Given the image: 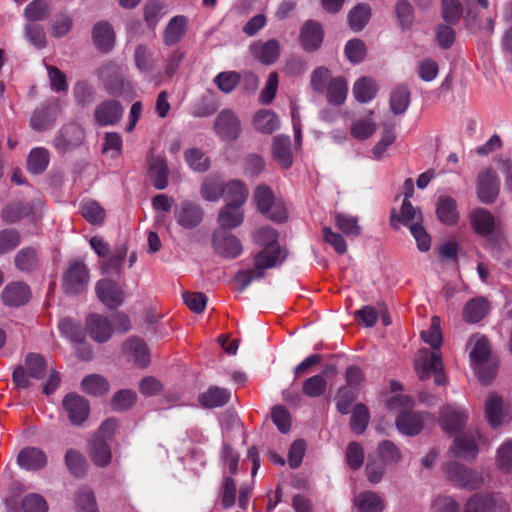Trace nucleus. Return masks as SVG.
Returning <instances> with one entry per match:
<instances>
[{
	"label": "nucleus",
	"mask_w": 512,
	"mask_h": 512,
	"mask_svg": "<svg viewBox=\"0 0 512 512\" xmlns=\"http://www.w3.org/2000/svg\"><path fill=\"white\" fill-rule=\"evenodd\" d=\"M89 456L95 465L106 467L112 459L111 449L106 440L94 437L89 446Z\"/></svg>",
	"instance_id": "nucleus-32"
},
{
	"label": "nucleus",
	"mask_w": 512,
	"mask_h": 512,
	"mask_svg": "<svg viewBox=\"0 0 512 512\" xmlns=\"http://www.w3.org/2000/svg\"><path fill=\"white\" fill-rule=\"evenodd\" d=\"M485 414L488 422L494 428L503 423V401L495 393L489 394L485 402Z\"/></svg>",
	"instance_id": "nucleus-36"
},
{
	"label": "nucleus",
	"mask_w": 512,
	"mask_h": 512,
	"mask_svg": "<svg viewBox=\"0 0 512 512\" xmlns=\"http://www.w3.org/2000/svg\"><path fill=\"white\" fill-rule=\"evenodd\" d=\"M44 357L37 353H29L25 358V368L18 366L13 371V382L18 388H28L31 385L28 377L33 379L43 378L46 371Z\"/></svg>",
	"instance_id": "nucleus-2"
},
{
	"label": "nucleus",
	"mask_w": 512,
	"mask_h": 512,
	"mask_svg": "<svg viewBox=\"0 0 512 512\" xmlns=\"http://www.w3.org/2000/svg\"><path fill=\"white\" fill-rule=\"evenodd\" d=\"M395 13L402 29H409L414 22V9L408 0H398L395 4Z\"/></svg>",
	"instance_id": "nucleus-55"
},
{
	"label": "nucleus",
	"mask_w": 512,
	"mask_h": 512,
	"mask_svg": "<svg viewBox=\"0 0 512 512\" xmlns=\"http://www.w3.org/2000/svg\"><path fill=\"white\" fill-rule=\"evenodd\" d=\"M490 352L491 349L487 337L484 335L476 337L474 347L470 352V358L475 367L486 364Z\"/></svg>",
	"instance_id": "nucleus-51"
},
{
	"label": "nucleus",
	"mask_w": 512,
	"mask_h": 512,
	"mask_svg": "<svg viewBox=\"0 0 512 512\" xmlns=\"http://www.w3.org/2000/svg\"><path fill=\"white\" fill-rule=\"evenodd\" d=\"M422 340L429 344L433 349H439L442 344V332L440 329V318L432 317L431 325L428 330L421 332Z\"/></svg>",
	"instance_id": "nucleus-59"
},
{
	"label": "nucleus",
	"mask_w": 512,
	"mask_h": 512,
	"mask_svg": "<svg viewBox=\"0 0 512 512\" xmlns=\"http://www.w3.org/2000/svg\"><path fill=\"white\" fill-rule=\"evenodd\" d=\"M223 195L227 204L242 206L248 197L249 191L243 182L239 180L229 181L223 186Z\"/></svg>",
	"instance_id": "nucleus-35"
},
{
	"label": "nucleus",
	"mask_w": 512,
	"mask_h": 512,
	"mask_svg": "<svg viewBox=\"0 0 512 512\" xmlns=\"http://www.w3.org/2000/svg\"><path fill=\"white\" fill-rule=\"evenodd\" d=\"M58 112L59 103L57 100L40 105L31 115L30 127L35 131H43L52 127L55 124Z\"/></svg>",
	"instance_id": "nucleus-14"
},
{
	"label": "nucleus",
	"mask_w": 512,
	"mask_h": 512,
	"mask_svg": "<svg viewBox=\"0 0 512 512\" xmlns=\"http://www.w3.org/2000/svg\"><path fill=\"white\" fill-rule=\"evenodd\" d=\"M443 469L447 479L458 487L474 490L482 484V478L475 470L457 462H449Z\"/></svg>",
	"instance_id": "nucleus-5"
},
{
	"label": "nucleus",
	"mask_w": 512,
	"mask_h": 512,
	"mask_svg": "<svg viewBox=\"0 0 512 512\" xmlns=\"http://www.w3.org/2000/svg\"><path fill=\"white\" fill-rule=\"evenodd\" d=\"M489 310L490 303L486 298H472L463 308V319L467 323H478L488 314Z\"/></svg>",
	"instance_id": "nucleus-25"
},
{
	"label": "nucleus",
	"mask_w": 512,
	"mask_h": 512,
	"mask_svg": "<svg viewBox=\"0 0 512 512\" xmlns=\"http://www.w3.org/2000/svg\"><path fill=\"white\" fill-rule=\"evenodd\" d=\"M150 173L153 177V185L158 190H163L168 185V167L161 157L152 158L150 161Z\"/></svg>",
	"instance_id": "nucleus-44"
},
{
	"label": "nucleus",
	"mask_w": 512,
	"mask_h": 512,
	"mask_svg": "<svg viewBox=\"0 0 512 512\" xmlns=\"http://www.w3.org/2000/svg\"><path fill=\"white\" fill-rule=\"evenodd\" d=\"M251 54L264 65H271L277 61L280 55V43L276 39L266 42H255L250 46Z\"/></svg>",
	"instance_id": "nucleus-22"
},
{
	"label": "nucleus",
	"mask_w": 512,
	"mask_h": 512,
	"mask_svg": "<svg viewBox=\"0 0 512 512\" xmlns=\"http://www.w3.org/2000/svg\"><path fill=\"white\" fill-rule=\"evenodd\" d=\"M327 381L322 375H314L303 382L302 391L310 398H317L324 394Z\"/></svg>",
	"instance_id": "nucleus-56"
},
{
	"label": "nucleus",
	"mask_w": 512,
	"mask_h": 512,
	"mask_svg": "<svg viewBox=\"0 0 512 512\" xmlns=\"http://www.w3.org/2000/svg\"><path fill=\"white\" fill-rule=\"evenodd\" d=\"M17 461L22 468L37 470L46 465L47 458L41 449L28 447L18 454Z\"/></svg>",
	"instance_id": "nucleus-29"
},
{
	"label": "nucleus",
	"mask_w": 512,
	"mask_h": 512,
	"mask_svg": "<svg viewBox=\"0 0 512 512\" xmlns=\"http://www.w3.org/2000/svg\"><path fill=\"white\" fill-rule=\"evenodd\" d=\"M58 327L62 335L70 339L72 342L83 343L85 335L80 323L70 318H65L59 322Z\"/></svg>",
	"instance_id": "nucleus-54"
},
{
	"label": "nucleus",
	"mask_w": 512,
	"mask_h": 512,
	"mask_svg": "<svg viewBox=\"0 0 512 512\" xmlns=\"http://www.w3.org/2000/svg\"><path fill=\"white\" fill-rule=\"evenodd\" d=\"M411 91L405 85H399L391 92L390 109L395 115L406 112L410 105Z\"/></svg>",
	"instance_id": "nucleus-41"
},
{
	"label": "nucleus",
	"mask_w": 512,
	"mask_h": 512,
	"mask_svg": "<svg viewBox=\"0 0 512 512\" xmlns=\"http://www.w3.org/2000/svg\"><path fill=\"white\" fill-rule=\"evenodd\" d=\"M81 386L83 391L94 396H101L107 393L110 387L107 379L98 374L86 376L82 380Z\"/></svg>",
	"instance_id": "nucleus-46"
},
{
	"label": "nucleus",
	"mask_w": 512,
	"mask_h": 512,
	"mask_svg": "<svg viewBox=\"0 0 512 512\" xmlns=\"http://www.w3.org/2000/svg\"><path fill=\"white\" fill-rule=\"evenodd\" d=\"M254 128L263 134H271L279 127V119L272 110H259L253 118Z\"/></svg>",
	"instance_id": "nucleus-34"
},
{
	"label": "nucleus",
	"mask_w": 512,
	"mask_h": 512,
	"mask_svg": "<svg viewBox=\"0 0 512 512\" xmlns=\"http://www.w3.org/2000/svg\"><path fill=\"white\" fill-rule=\"evenodd\" d=\"M187 18L182 15L173 17L165 28L163 39L168 46L176 44L186 33Z\"/></svg>",
	"instance_id": "nucleus-33"
},
{
	"label": "nucleus",
	"mask_w": 512,
	"mask_h": 512,
	"mask_svg": "<svg viewBox=\"0 0 512 512\" xmlns=\"http://www.w3.org/2000/svg\"><path fill=\"white\" fill-rule=\"evenodd\" d=\"M65 463L69 471L76 477H82L87 471L85 457L74 449H69L65 454Z\"/></svg>",
	"instance_id": "nucleus-52"
},
{
	"label": "nucleus",
	"mask_w": 512,
	"mask_h": 512,
	"mask_svg": "<svg viewBox=\"0 0 512 512\" xmlns=\"http://www.w3.org/2000/svg\"><path fill=\"white\" fill-rule=\"evenodd\" d=\"M496 463L504 473H512V440L505 441L497 450Z\"/></svg>",
	"instance_id": "nucleus-64"
},
{
	"label": "nucleus",
	"mask_w": 512,
	"mask_h": 512,
	"mask_svg": "<svg viewBox=\"0 0 512 512\" xmlns=\"http://www.w3.org/2000/svg\"><path fill=\"white\" fill-rule=\"evenodd\" d=\"M212 244L215 252L227 259L238 257L243 250L240 240L225 230H216L213 233Z\"/></svg>",
	"instance_id": "nucleus-10"
},
{
	"label": "nucleus",
	"mask_w": 512,
	"mask_h": 512,
	"mask_svg": "<svg viewBox=\"0 0 512 512\" xmlns=\"http://www.w3.org/2000/svg\"><path fill=\"white\" fill-rule=\"evenodd\" d=\"M90 280L89 270L83 261L70 263L63 274V290L68 295L84 292Z\"/></svg>",
	"instance_id": "nucleus-3"
},
{
	"label": "nucleus",
	"mask_w": 512,
	"mask_h": 512,
	"mask_svg": "<svg viewBox=\"0 0 512 512\" xmlns=\"http://www.w3.org/2000/svg\"><path fill=\"white\" fill-rule=\"evenodd\" d=\"M324 37V31L321 24L315 20H308L302 26L299 39L303 48L307 51L317 50Z\"/></svg>",
	"instance_id": "nucleus-18"
},
{
	"label": "nucleus",
	"mask_w": 512,
	"mask_h": 512,
	"mask_svg": "<svg viewBox=\"0 0 512 512\" xmlns=\"http://www.w3.org/2000/svg\"><path fill=\"white\" fill-rule=\"evenodd\" d=\"M231 392L218 386H211L205 392L199 394L198 402L204 408H216L224 406L230 400Z\"/></svg>",
	"instance_id": "nucleus-26"
},
{
	"label": "nucleus",
	"mask_w": 512,
	"mask_h": 512,
	"mask_svg": "<svg viewBox=\"0 0 512 512\" xmlns=\"http://www.w3.org/2000/svg\"><path fill=\"white\" fill-rule=\"evenodd\" d=\"M336 226L347 236H359L361 233V227L358 225V219L356 217L339 213L335 217Z\"/></svg>",
	"instance_id": "nucleus-62"
},
{
	"label": "nucleus",
	"mask_w": 512,
	"mask_h": 512,
	"mask_svg": "<svg viewBox=\"0 0 512 512\" xmlns=\"http://www.w3.org/2000/svg\"><path fill=\"white\" fill-rule=\"evenodd\" d=\"M462 13V6L458 0H442L441 14L445 22L450 25L456 24Z\"/></svg>",
	"instance_id": "nucleus-63"
},
{
	"label": "nucleus",
	"mask_w": 512,
	"mask_h": 512,
	"mask_svg": "<svg viewBox=\"0 0 512 512\" xmlns=\"http://www.w3.org/2000/svg\"><path fill=\"white\" fill-rule=\"evenodd\" d=\"M75 504L77 512H99L94 493L87 487H82L76 492Z\"/></svg>",
	"instance_id": "nucleus-49"
},
{
	"label": "nucleus",
	"mask_w": 512,
	"mask_h": 512,
	"mask_svg": "<svg viewBox=\"0 0 512 512\" xmlns=\"http://www.w3.org/2000/svg\"><path fill=\"white\" fill-rule=\"evenodd\" d=\"M373 113V111H370L368 117L364 119H359L354 122V124L351 127V135L355 139H367L374 134V132L377 129V125L371 118Z\"/></svg>",
	"instance_id": "nucleus-53"
},
{
	"label": "nucleus",
	"mask_w": 512,
	"mask_h": 512,
	"mask_svg": "<svg viewBox=\"0 0 512 512\" xmlns=\"http://www.w3.org/2000/svg\"><path fill=\"white\" fill-rule=\"evenodd\" d=\"M97 298L109 309H116L125 300V293L117 282L111 279H101L95 285Z\"/></svg>",
	"instance_id": "nucleus-9"
},
{
	"label": "nucleus",
	"mask_w": 512,
	"mask_h": 512,
	"mask_svg": "<svg viewBox=\"0 0 512 512\" xmlns=\"http://www.w3.org/2000/svg\"><path fill=\"white\" fill-rule=\"evenodd\" d=\"M254 242L264 248L254 256V266L257 268V278H263L265 269L281 264L286 253L277 245V232L271 227H263L253 234Z\"/></svg>",
	"instance_id": "nucleus-1"
},
{
	"label": "nucleus",
	"mask_w": 512,
	"mask_h": 512,
	"mask_svg": "<svg viewBox=\"0 0 512 512\" xmlns=\"http://www.w3.org/2000/svg\"><path fill=\"white\" fill-rule=\"evenodd\" d=\"M466 421L467 413L463 409L446 406L441 410V426L447 433H456L460 431L465 426Z\"/></svg>",
	"instance_id": "nucleus-23"
},
{
	"label": "nucleus",
	"mask_w": 512,
	"mask_h": 512,
	"mask_svg": "<svg viewBox=\"0 0 512 512\" xmlns=\"http://www.w3.org/2000/svg\"><path fill=\"white\" fill-rule=\"evenodd\" d=\"M84 137L83 128L76 123H70L61 128L55 137L54 145L58 151L66 152L78 147L83 142Z\"/></svg>",
	"instance_id": "nucleus-13"
},
{
	"label": "nucleus",
	"mask_w": 512,
	"mask_h": 512,
	"mask_svg": "<svg viewBox=\"0 0 512 512\" xmlns=\"http://www.w3.org/2000/svg\"><path fill=\"white\" fill-rule=\"evenodd\" d=\"M244 220V214L241 210V206L226 204L220 209L218 214V223L220 226L219 230L234 229L242 224Z\"/></svg>",
	"instance_id": "nucleus-28"
},
{
	"label": "nucleus",
	"mask_w": 512,
	"mask_h": 512,
	"mask_svg": "<svg viewBox=\"0 0 512 512\" xmlns=\"http://www.w3.org/2000/svg\"><path fill=\"white\" fill-rule=\"evenodd\" d=\"M378 87L374 80L368 77L358 79L353 86V95L361 103L371 101L376 93Z\"/></svg>",
	"instance_id": "nucleus-43"
},
{
	"label": "nucleus",
	"mask_w": 512,
	"mask_h": 512,
	"mask_svg": "<svg viewBox=\"0 0 512 512\" xmlns=\"http://www.w3.org/2000/svg\"><path fill=\"white\" fill-rule=\"evenodd\" d=\"M213 129L221 140L232 142L241 134V122L234 111L223 109L216 116Z\"/></svg>",
	"instance_id": "nucleus-6"
},
{
	"label": "nucleus",
	"mask_w": 512,
	"mask_h": 512,
	"mask_svg": "<svg viewBox=\"0 0 512 512\" xmlns=\"http://www.w3.org/2000/svg\"><path fill=\"white\" fill-rule=\"evenodd\" d=\"M30 288L23 282L9 283L2 291V301L10 307H19L30 299Z\"/></svg>",
	"instance_id": "nucleus-21"
},
{
	"label": "nucleus",
	"mask_w": 512,
	"mask_h": 512,
	"mask_svg": "<svg viewBox=\"0 0 512 512\" xmlns=\"http://www.w3.org/2000/svg\"><path fill=\"white\" fill-rule=\"evenodd\" d=\"M134 60L136 67L145 73L154 69L153 53L144 45H138L134 52Z\"/></svg>",
	"instance_id": "nucleus-60"
},
{
	"label": "nucleus",
	"mask_w": 512,
	"mask_h": 512,
	"mask_svg": "<svg viewBox=\"0 0 512 512\" xmlns=\"http://www.w3.org/2000/svg\"><path fill=\"white\" fill-rule=\"evenodd\" d=\"M479 437L478 432H467L457 436L449 449L450 456L468 462L474 460L479 452L477 444Z\"/></svg>",
	"instance_id": "nucleus-8"
},
{
	"label": "nucleus",
	"mask_w": 512,
	"mask_h": 512,
	"mask_svg": "<svg viewBox=\"0 0 512 512\" xmlns=\"http://www.w3.org/2000/svg\"><path fill=\"white\" fill-rule=\"evenodd\" d=\"M370 421V413L368 408L362 404L358 403L352 410V415L350 419V428L356 434H362Z\"/></svg>",
	"instance_id": "nucleus-47"
},
{
	"label": "nucleus",
	"mask_w": 512,
	"mask_h": 512,
	"mask_svg": "<svg viewBox=\"0 0 512 512\" xmlns=\"http://www.w3.org/2000/svg\"><path fill=\"white\" fill-rule=\"evenodd\" d=\"M347 82L343 77H336L329 81L327 86V101L331 105L341 106L347 97Z\"/></svg>",
	"instance_id": "nucleus-39"
},
{
	"label": "nucleus",
	"mask_w": 512,
	"mask_h": 512,
	"mask_svg": "<svg viewBox=\"0 0 512 512\" xmlns=\"http://www.w3.org/2000/svg\"><path fill=\"white\" fill-rule=\"evenodd\" d=\"M62 404L74 425H81L87 419L90 407L84 397L71 393L64 397Z\"/></svg>",
	"instance_id": "nucleus-15"
},
{
	"label": "nucleus",
	"mask_w": 512,
	"mask_h": 512,
	"mask_svg": "<svg viewBox=\"0 0 512 512\" xmlns=\"http://www.w3.org/2000/svg\"><path fill=\"white\" fill-rule=\"evenodd\" d=\"M354 505L360 512H382L384 509L382 498L373 491L360 493L355 498Z\"/></svg>",
	"instance_id": "nucleus-40"
},
{
	"label": "nucleus",
	"mask_w": 512,
	"mask_h": 512,
	"mask_svg": "<svg viewBox=\"0 0 512 512\" xmlns=\"http://www.w3.org/2000/svg\"><path fill=\"white\" fill-rule=\"evenodd\" d=\"M422 222V213L420 210L415 209L410 201L407 199L403 200L400 216H395L392 214L390 223L394 229H398V223H402L405 226L410 227L412 223Z\"/></svg>",
	"instance_id": "nucleus-37"
},
{
	"label": "nucleus",
	"mask_w": 512,
	"mask_h": 512,
	"mask_svg": "<svg viewBox=\"0 0 512 512\" xmlns=\"http://www.w3.org/2000/svg\"><path fill=\"white\" fill-rule=\"evenodd\" d=\"M93 40L102 51H109L114 45V32L107 22H99L93 28Z\"/></svg>",
	"instance_id": "nucleus-38"
},
{
	"label": "nucleus",
	"mask_w": 512,
	"mask_h": 512,
	"mask_svg": "<svg viewBox=\"0 0 512 512\" xmlns=\"http://www.w3.org/2000/svg\"><path fill=\"white\" fill-rule=\"evenodd\" d=\"M86 331L98 343L108 341L113 334V328L109 319L99 314H92L87 317Z\"/></svg>",
	"instance_id": "nucleus-17"
},
{
	"label": "nucleus",
	"mask_w": 512,
	"mask_h": 512,
	"mask_svg": "<svg viewBox=\"0 0 512 512\" xmlns=\"http://www.w3.org/2000/svg\"><path fill=\"white\" fill-rule=\"evenodd\" d=\"M137 401V394L130 389L117 391L111 399V407L114 411L124 412L131 409Z\"/></svg>",
	"instance_id": "nucleus-48"
},
{
	"label": "nucleus",
	"mask_w": 512,
	"mask_h": 512,
	"mask_svg": "<svg viewBox=\"0 0 512 512\" xmlns=\"http://www.w3.org/2000/svg\"><path fill=\"white\" fill-rule=\"evenodd\" d=\"M31 212L32 209L29 204L17 201L8 204L2 210L1 217L4 222L12 224L30 215Z\"/></svg>",
	"instance_id": "nucleus-45"
},
{
	"label": "nucleus",
	"mask_w": 512,
	"mask_h": 512,
	"mask_svg": "<svg viewBox=\"0 0 512 512\" xmlns=\"http://www.w3.org/2000/svg\"><path fill=\"white\" fill-rule=\"evenodd\" d=\"M477 196L482 203H493L499 194V179L492 169H485L477 177Z\"/></svg>",
	"instance_id": "nucleus-11"
},
{
	"label": "nucleus",
	"mask_w": 512,
	"mask_h": 512,
	"mask_svg": "<svg viewBox=\"0 0 512 512\" xmlns=\"http://www.w3.org/2000/svg\"><path fill=\"white\" fill-rule=\"evenodd\" d=\"M73 94L77 104L82 108L92 104L95 99V92L93 87L85 81H79L75 84L73 88Z\"/></svg>",
	"instance_id": "nucleus-57"
},
{
	"label": "nucleus",
	"mask_w": 512,
	"mask_h": 512,
	"mask_svg": "<svg viewBox=\"0 0 512 512\" xmlns=\"http://www.w3.org/2000/svg\"><path fill=\"white\" fill-rule=\"evenodd\" d=\"M49 153L38 147L31 150L28 156V170L33 174H41L48 166Z\"/></svg>",
	"instance_id": "nucleus-50"
},
{
	"label": "nucleus",
	"mask_w": 512,
	"mask_h": 512,
	"mask_svg": "<svg viewBox=\"0 0 512 512\" xmlns=\"http://www.w3.org/2000/svg\"><path fill=\"white\" fill-rule=\"evenodd\" d=\"M177 223L185 229L198 226L203 219V211L199 205L185 200L174 210Z\"/></svg>",
	"instance_id": "nucleus-16"
},
{
	"label": "nucleus",
	"mask_w": 512,
	"mask_h": 512,
	"mask_svg": "<svg viewBox=\"0 0 512 512\" xmlns=\"http://www.w3.org/2000/svg\"><path fill=\"white\" fill-rule=\"evenodd\" d=\"M436 214L441 223L455 224L459 218L456 201L449 196H440L437 201Z\"/></svg>",
	"instance_id": "nucleus-30"
},
{
	"label": "nucleus",
	"mask_w": 512,
	"mask_h": 512,
	"mask_svg": "<svg viewBox=\"0 0 512 512\" xmlns=\"http://www.w3.org/2000/svg\"><path fill=\"white\" fill-rule=\"evenodd\" d=\"M123 106L114 99L100 102L94 110V120L99 126H111L117 124L123 115Z\"/></svg>",
	"instance_id": "nucleus-12"
},
{
	"label": "nucleus",
	"mask_w": 512,
	"mask_h": 512,
	"mask_svg": "<svg viewBox=\"0 0 512 512\" xmlns=\"http://www.w3.org/2000/svg\"><path fill=\"white\" fill-rule=\"evenodd\" d=\"M371 17V7L367 3H359L348 14V23L350 28L355 31H361L368 23Z\"/></svg>",
	"instance_id": "nucleus-42"
},
{
	"label": "nucleus",
	"mask_w": 512,
	"mask_h": 512,
	"mask_svg": "<svg viewBox=\"0 0 512 512\" xmlns=\"http://www.w3.org/2000/svg\"><path fill=\"white\" fill-rule=\"evenodd\" d=\"M15 265L21 271H32L37 266V255L35 249L26 247L18 251L15 256Z\"/></svg>",
	"instance_id": "nucleus-58"
},
{
	"label": "nucleus",
	"mask_w": 512,
	"mask_h": 512,
	"mask_svg": "<svg viewBox=\"0 0 512 512\" xmlns=\"http://www.w3.org/2000/svg\"><path fill=\"white\" fill-rule=\"evenodd\" d=\"M428 413H401L395 420L398 431L406 436H415L423 429Z\"/></svg>",
	"instance_id": "nucleus-20"
},
{
	"label": "nucleus",
	"mask_w": 512,
	"mask_h": 512,
	"mask_svg": "<svg viewBox=\"0 0 512 512\" xmlns=\"http://www.w3.org/2000/svg\"><path fill=\"white\" fill-rule=\"evenodd\" d=\"M272 155L274 160L283 168H289L293 163L291 141L288 136L277 135L272 142Z\"/></svg>",
	"instance_id": "nucleus-27"
},
{
	"label": "nucleus",
	"mask_w": 512,
	"mask_h": 512,
	"mask_svg": "<svg viewBox=\"0 0 512 512\" xmlns=\"http://www.w3.org/2000/svg\"><path fill=\"white\" fill-rule=\"evenodd\" d=\"M124 352L133 363L141 368L146 367L149 362L147 345L137 337H131L124 343Z\"/></svg>",
	"instance_id": "nucleus-24"
},
{
	"label": "nucleus",
	"mask_w": 512,
	"mask_h": 512,
	"mask_svg": "<svg viewBox=\"0 0 512 512\" xmlns=\"http://www.w3.org/2000/svg\"><path fill=\"white\" fill-rule=\"evenodd\" d=\"M98 76L110 95L118 97L123 94L126 82L121 66L113 62L104 64L99 68Z\"/></svg>",
	"instance_id": "nucleus-7"
},
{
	"label": "nucleus",
	"mask_w": 512,
	"mask_h": 512,
	"mask_svg": "<svg viewBox=\"0 0 512 512\" xmlns=\"http://www.w3.org/2000/svg\"><path fill=\"white\" fill-rule=\"evenodd\" d=\"M83 217L93 225H100L105 220V210L95 201H88L82 205Z\"/></svg>",
	"instance_id": "nucleus-61"
},
{
	"label": "nucleus",
	"mask_w": 512,
	"mask_h": 512,
	"mask_svg": "<svg viewBox=\"0 0 512 512\" xmlns=\"http://www.w3.org/2000/svg\"><path fill=\"white\" fill-rule=\"evenodd\" d=\"M471 223L475 232L481 236H487L495 229L494 216L484 208H478L472 211Z\"/></svg>",
	"instance_id": "nucleus-31"
},
{
	"label": "nucleus",
	"mask_w": 512,
	"mask_h": 512,
	"mask_svg": "<svg viewBox=\"0 0 512 512\" xmlns=\"http://www.w3.org/2000/svg\"><path fill=\"white\" fill-rule=\"evenodd\" d=\"M442 365V357L438 352L427 348L419 350L418 358L415 361V370L420 380H426L438 366Z\"/></svg>",
	"instance_id": "nucleus-19"
},
{
	"label": "nucleus",
	"mask_w": 512,
	"mask_h": 512,
	"mask_svg": "<svg viewBox=\"0 0 512 512\" xmlns=\"http://www.w3.org/2000/svg\"><path fill=\"white\" fill-rule=\"evenodd\" d=\"M253 199L257 210L269 219L276 222H281L286 219L285 208L274 202L273 192L268 186H258L254 192Z\"/></svg>",
	"instance_id": "nucleus-4"
}]
</instances>
